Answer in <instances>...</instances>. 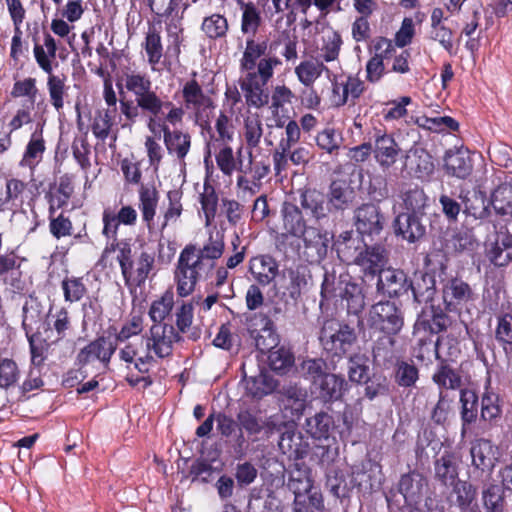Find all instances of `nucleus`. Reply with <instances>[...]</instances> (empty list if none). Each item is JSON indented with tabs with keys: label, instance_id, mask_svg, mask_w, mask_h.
<instances>
[{
	"label": "nucleus",
	"instance_id": "nucleus-1",
	"mask_svg": "<svg viewBox=\"0 0 512 512\" xmlns=\"http://www.w3.org/2000/svg\"><path fill=\"white\" fill-rule=\"evenodd\" d=\"M152 85L149 75L136 71L124 72L121 81L116 82L121 114L130 124H134L141 111L148 117V129L155 133L159 118L171 106V101L161 98Z\"/></svg>",
	"mask_w": 512,
	"mask_h": 512
},
{
	"label": "nucleus",
	"instance_id": "nucleus-2",
	"mask_svg": "<svg viewBox=\"0 0 512 512\" xmlns=\"http://www.w3.org/2000/svg\"><path fill=\"white\" fill-rule=\"evenodd\" d=\"M267 49V40L246 39L239 66L247 72L240 80V88L248 107L260 109L268 105L270 97L265 86L273 78L274 69L282 65L280 58L267 54Z\"/></svg>",
	"mask_w": 512,
	"mask_h": 512
},
{
	"label": "nucleus",
	"instance_id": "nucleus-3",
	"mask_svg": "<svg viewBox=\"0 0 512 512\" xmlns=\"http://www.w3.org/2000/svg\"><path fill=\"white\" fill-rule=\"evenodd\" d=\"M212 271V265L207 264L197 253L196 244H187L180 252L174 269L176 293L185 298L191 295L198 282Z\"/></svg>",
	"mask_w": 512,
	"mask_h": 512
},
{
	"label": "nucleus",
	"instance_id": "nucleus-4",
	"mask_svg": "<svg viewBox=\"0 0 512 512\" xmlns=\"http://www.w3.org/2000/svg\"><path fill=\"white\" fill-rule=\"evenodd\" d=\"M319 343L323 354L332 363L346 358L357 342L354 327L338 319H326L319 332Z\"/></svg>",
	"mask_w": 512,
	"mask_h": 512
},
{
	"label": "nucleus",
	"instance_id": "nucleus-5",
	"mask_svg": "<svg viewBox=\"0 0 512 512\" xmlns=\"http://www.w3.org/2000/svg\"><path fill=\"white\" fill-rule=\"evenodd\" d=\"M167 110L166 114L160 116L157 129L163 133V142L168 154L184 163L191 149L192 137L188 132L169 127V125L175 126L183 122L184 108L176 107L171 102V106Z\"/></svg>",
	"mask_w": 512,
	"mask_h": 512
},
{
	"label": "nucleus",
	"instance_id": "nucleus-6",
	"mask_svg": "<svg viewBox=\"0 0 512 512\" xmlns=\"http://www.w3.org/2000/svg\"><path fill=\"white\" fill-rule=\"evenodd\" d=\"M124 283L127 287H141L155 267V254L148 250L139 253L132 245H124L117 257Z\"/></svg>",
	"mask_w": 512,
	"mask_h": 512
},
{
	"label": "nucleus",
	"instance_id": "nucleus-7",
	"mask_svg": "<svg viewBox=\"0 0 512 512\" xmlns=\"http://www.w3.org/2000/svg\"><path fill=\"white\" fill-rule=\"evenodd\" d=\"M404 326V311L395 301H379L373 304L367 316V327L371 338L396 336Z\"/></svg>",
	"mask_w": 512,
	"mask_h": 512
},
{
	"label": "nucleus",
	"instance_id": "nucleus-8",
	"mask_svg": "<svg viewBox=\"0 0 512 512\" xmlns=\"http://www.w3.org/2000/svg\"><path fill=\"white\" fill-rule=\"evenodd\" d=\"M440 293L442 304L452 314L462 317L463 313L470 314V307L474 306L477 294L472 286L459 276H450L440 280Z\"/></svg>",
	"mask_w": 512,
	"mask_h": 512
},
{
	"label": "nucleus",
	"instance_id": "nucleus-9",
	"mask_svg": "<svg viewBox=\"0 0 512 512\" xmlns=\"http://www.w3.org/2000/svg\"><path fill=\"white\" fill-rule=\"evenodd\" d=\"M420 352L416 358L423 361L425 353H433L435 358L439 360L437 368L432 375V381L436 384L440 391L458 390L462 386V377L459 370L453 368L446 359L440 357L439 346L440 337L435 341L431 338H421L418 342Z\"/></svg>",
	"mask_w": 512,
	"mask_h": 512
},
{
	"label": "nucleus",
	"instance_id": "nucleus-10",
	"mask_svg": "<svg viewBox=\"0 0 512 512\" xmlns=\"http://www.w3.org/2000/svg\"><path fill=\"white\" fill-rule=\"evenodd\" d=\"M331 102L334 107L355 106L366 90L365 82L358 75L349 74L335 77L332 82Z\"/></svg>",
	"mask_w": 512,
	"mask_h": 512
},
{
	"label": "nucleus",
	"instance_id": "nucleus-11",
	"mask_svg": "<svg viewBox=\"0 0 512 512\" xmlns=\"http://www.w3.org/2000/svg\"><path fill=\"white\" fill-rule=\"evenodd\" d=\"M116 350V342H113L110 337L98 336L79 350L76 364L79 367H85L98 361L103 368L108 369Z\"/></svg>",
	"mask_w": 512,
	"mask_h": 512
},
{
	"label": "nucleus",
	"instance_id": "nucleus-12",
	"mask_svg": "<svg viewBox=\"0 0 512 512\" xmlns=\"http://www.w3.org/2000/svg\"><path fill=\"white\" fill-rule=\"evenodd\" d=\"M334 214L343 213L352 209L357 202V190L349 175L334 178L326 194Z\"/></svg>",
	"mask_w": 512,
	"mask_h": 512
},
{
	"label": "nucleus",
	"instance_id": "nucleus-13",
	"mask_svg": "<svg viewBox=\"0 0 512 512\" xmlns=\"http://www.w3.org/2000/svg\"><path fill=\"white\" fill-rule=\"evenodd\" d=\"M146 348L160 359L170 356L173 352V343L181 339L174 326L168 324H153L149 335L144 337Z\"/></svg>",
	"mask_w": 512,
	"mask_h": 512
},
{
	"label": "nucleus",
	"instance_id": "nucleus-14",
	"mask_svg": "<svg viewBox=\"0 0 512 512\" xmlns=\"http://www.w3.org/2000/svg\"><path fill=\"white\" fill-rule=\"evenodd\" d=\"M449 314H452L451 311L446 310L443 304H430L418 316L415 329L430 335H438L445 332L453 322Z\"/></svg>",
	"mask_w": 512,
	"mask_h": 512
},
{
	"label": "nucleus",
	"instance_id": "nucleus-15",
	"mask_svg": "<svg viewBox=\"0 0 512 512\" xmlns=\"http://www.w3.org/2000/svg\"><path fill=\"white\" fill-rule=\"evenodd\" d=\"M303 240V255L309 263H320L328 253L331 237L328 231L309 226L299 237Z\"/></svg>",
	"mask_w": 512,
	"mask_h": 512
},
{
	"label": "nucleus",
	"instance_id": "nucleus-16",
	"mask_svg": "<svg viewBox=\"0 0 512 512\" xmlns=\"http://www.w3.org/2000/svg\"><path fill=\"white\" fill-rule=\"evenodd\" d=\"M354 264L359 266L364 276L374 278L378 276L388 263V251L381 244L366 245L353 258Z\"/></svg>",
	"mask_w": 512,
	"mask_h": 512
},
{
	"label": "nucleus",
	"instance_id": "nucleus-17",
	"mask_svg": "<svg viewBox=\"0 0 512 512\" xmlns=\"http://www.w3.org/2000/svg\"><path fill=\"white\" fill-rule=\"evenodd\" d=\"M373 155L375 161L383 169L391 168L398 160L401 148L391 134L385 130L374 128Z\"/></svg>",
	"mask_w": 512,
	"mask_h": 512
},
{
	"label": "nucleus",
	"instance_id": "nucleus-18",
	"mask_svg": "<svg viewBox=\"0 0 512 512\" xmlns=\"http://www.w3.org/2000/svg\"><path fill=\"white\" fill-rule=\"evenodd\" d=\"M191 6L189 0H161L150 5L152 13L164 19L166 30L170 34L172 29L182 30L181 24L186 10Z\"/></svg>",
	"mask_w": 512,
	"mask_h": 512
},
{
	"label": "nucleus",
	"instance_id": "nucleus-19",
	"mask_svg": "<svg viewBox=\"0 0 512 512\" xmlns=\"http://www.w3.org/2000/svg\"><path fill=\"white\" fill-rule=\"evenodd\" d=\"M355 226L361 235H378L384 227V216L373 203H365L354 212Z\"/></svg>",
	"mask_w": 512,
	"mask_h": 512
},
{
	"label": "nucleus",
	"instance_id": "nucleus-20",
	"mask_svg": "<svg viewBox=\"0 0 512 512\" xmlns=\"http://www.w3.org/2000/svg\"><path fill=\"white\" fill-rule=\"evenodd\" d=\"M202 131L206 130L208 137L206 139V147L231 144L234 140L235 127L232 118L221 110L215 119L214 126L208 122L201 125Z\"/></svg>",
	"mask_w": 512,
	"mask_h": 512
},
{
	"label": "nucleus",
	"instance_id": "nucleus-21",
	"mask_svg": "<svg viewBox=\"0 0 512 512\" xmlns=\"http://www.w3.org/2000/svg\"><path fill=\"white\" fill-rule=\"evenodd\" d=\"M138 219L136 209L131 205L122 206L118 212L111 207H106L102 213V235L114 237L118 233L120 225L135 226Z\"/></svg>",
	"mask_w": 512,
	"mask_h": 512
},
{
	"label": "nucleus",
	"instance_id": "nucleus-22",
	"mask_svg": "<svg viewBox=\"0 0 512 512\" xmlns=\"http://www.w3.org/2000/svg\"><path fill=\"white\" fill-rule=\"evenodd\" d=\"M300 136L299 124L295 120H289L285 127V137L280 139L278 147L272 155L274 170L277 175L287 169L290 161V149L299 141Z\"/></svg>",
	"mask_w": 512,
	"mask_h": 512
},
{
	"label": "nucleus",
	"instance_id": "nucleus-23",
	"mask_svg": "<svg viewBox=\"0 0 512 512\" xmlns=\"http://www.w3.org/2000/svg\"><path fill=\"white\" fill-rule=\"evenodd\" d=\"M486 257L495 267H505L512 261V234L507 227L502 226L496 231Z\"/></svg>",
	"mask_w": 512,
	"mask_h": 512
},
{
	"label": "nucleus",
	"instance_id": "nucleus-24",
	"mask_svg": "<svg viewBox=\"0 0 512 512\" xmlns=\"http://www.w3.org/2000/svg\"><path fill=\"white\" fill-rule=\"evenodd\" d=\"M408 277L403 270L384 269L377 279V291L389 297H398L408 292Z\"/></svg>",
	"mask_w": 512,
	"mask_h": 512
},
{
	"label": "nucleus",
	"instance_id": "nucleus-25",
	"mask_svg": "<svg viewBox=\"0 0 512 512\" xmlns=\"http://www.w3.org/2000/svg\"><path fill=\"white\" fill-rule=\"evenodd\" d=\"M192 78L187 80L180 90L183 105L184 113L186 111L192 110L198 113L202 107H208L212 104V100L209 96H207L196 79L197 72H192Z\"/></svg>",
	"mask_w": 512,
	"mask_h": 512
},
{
	"label": "nucleus",
	"instance_id": "nucleus-26",
	"mask_svg": "<svg viewBox=\"0 0 512 512\" xmlns=\"http://www.w3.org/2000/svg\"><path fill=\"white\" fill-rule=\"evenodd\" d=\"M248 512H281L280 492L268 487L252 489L248 502Z\"/></svg>",
	"mask_w": 512,
	"mask_h": 512
},
{
	"label": "nucleus",
	"instance_id": "nucleus-27",
	"mask_svg": "<svg viewBox=\"0 0 512 512\" xmlns=\"http://www.w3.org/2000/svg\"><path fill=\"white\" fill-rule=\"evenodd\" d=\"M301 207L310 213L316 222L326 219L329 214H334L327 195L313 188L305 189L300 195Z\"/></svg>",
	"mask_w": 512,
	"mask_h": 512
},
{
	"label": "nucleus",
	"instance_id": "nucleus-28",
	"mask_svg": "<svg viewBox=\"0 0 512 512\" xmlns=\"http://www.w3.org/2000/svg\"><path fill=\"white\" fill-rule=\"evenodd\" d=\"M400 198L403 208L406 210L405 213L419 216L426 215V208L430 205V199L420 185L404 184L400 190Z\"/></svg>",
	"mask_w": 512,
	"mask_h": 512
},
{
	"label": "nucleus",
	"instance_id": "nucleus-29",
	"mask_svg": "<svg viewBox=\"0 0 512 512\" xmlns=\"http://www.w3.org/2000/svg\"><path fill=\"white\" fill-rule=\"evenodd\" d=\"M249 272L259 285L267 286L277 277L279 266L271 255L262 254L250 259Z\"/></svg>",
	"mask_w": 512,
	"mask_h": 512
},
{
	"label": "nucleus",
	"instance_id": "nucleus-30",
	"mask_svg": "<svg viewBox=\"0 0 512 512\" xmlns=\"http://www.w3.org/2000/svg\"><path fill=\"white\" fill-rule=\"evenodd\" d=\"M421 217L415 214L400 213L393 224L395 234L409 243L417 242L426 234V227L421 223Z\"/></svg>",
	"mask_w": 512,
	"mask_h": 512
},
{
	"label": "nucleus",
	"instance_id": "nucleus-31",
	"mask_svg": "<svg viewBox=\"0 0 512 512\" xmlns=\"http://www.w3.org/2000/svg\"><path fill=\"white\" fill-rule=\"evenodd\" d=\"M373 361L384 369H391L402 357L396 350L395 336H376L372 348Z\"/></svg>",
	"mask_w": 512,
	"mask_h": 512
},
{
	"label": "nucleus",
	"instance_id": "nucleus-32",
	"mask_svg": "<svg viewBox=\"0 0 512 512\" xmlns=\"http://www.w3.org/2000/svg\"><path fill=\"white\" fill-rule=\"evenodd\" d=\"M281 216L283 229L285 230V233L281 235L282 238L286 239L289 235L299 238L309 227L302 210L293 203L284 202Z\"/></svg>",
	"mask_w": 512,
	"mask_h": 512
},
{
	"label": "nucleus",
	"instance_id": "nucleus-33",
	"mask_svg": "<svg viewBox=\"0 0 512 512\" xmlns=\"http://www.w3.org/2000/svg\"><path fill=\"white\" fill-rule=\"evenodd\" d=\"M404 169L416 178H426L434 171L431 155L422 148L410 149L405 158Z\"/></svg>",
	"mask_w": 512,
	"mask_h": 512
},
{
	"label": "nucleus",
	"instance_id": "nucleus-34",
	"mask_svg": "<svg viewBox=\"0 0 512 512\" xmlns=\"http://www.w3.org/2000/svg\"><path fill=\"white\" fill-rule=\"evenodd\" d=\"M394 383L403 389H412L420 378V370L410 358L401 357L391 368Z\"/></svg>",
	"mask_w": 512,
	"mask_h": 512
},
{
	"label": "nucleus",
	"instance_id": "nucleus-35",
	"mask_svg": "<svg viewBox=\"0 0 512 512\" xmlns=\"http://www.w3.org/2000/svg\"><path fill=\"white\" fill-rule=\"evenodd\" d=\"M412 291L413 299L418 304L433 301L436 293V281L433 275L426 272L415 273L408 281V291Z\"/></svg>",
	"mask_w": 512,
	"mask_h": 512
},
{
	"label": "nucleus",
	"instance_id": "nucleus-36",
	"mask_svg": "<svg viewBox=\"0 0 512 512\" xmlns=\"http://www.w3.org/2000/svg\"><path fill=\"white\" fill-rule=\"evenodd\" d=\"M47 329L56 333L54 342H59L70 337L74 332V326L70 312L66 307L49 310L46 317Z\"/></svg>",
	"mask_w": 512,
	"mask_h": 512
},
{
	"label": "nucleus",
	"instance_id": "nucleus-37",
	"mask_svg": "<svg viewBox=\"0 0 512 512\" xmlns=\"http://www.w3.org/2000/svg\"><path fill=\"white\" fill-rule=\"evenodd\" d=\"M284 416L290 413L291 416H302L304 412L311 414L315 399L308 401L307 391L297 387H290L282 400Z\"/></svg>",
	"mask_w": 512,
	"mask_h": 512
},
{
	"label": "nucleus",
	"instance_id": "nucleus-38",
	"mask_svg": "<svg viewBox=\"0 0 512 512\" xmlns=\"http://www.w3.org/2000/svg\"><path fill=\"white\" fill-rule=\"evenodd\" d=\"M444 167L447 174L465 179L473 171L472 159L468 150L457 149L456 151H448L444 158Z\"/></svg>",
	"mask_w": 512,
	"mask_h": 512
},
{
	"label": "nucleus",
	"instance_id": "nucleus-39",
	"mask_svg": "<svg viewBox=\"0 0 512 512\" xmlns=\"http://www.w3.org/2000/svg\"><path fill=\"white\" fill-rule=\"evenodd\" d=\"M472 465L481 472L491 473L495 466V448L489 440L478 439L470 449Z\"/></svg>",
	"mask_w": 512,
	"mask_h": 512
},
{
	"label": "nucleus",
	"instance_id": "nucleus-40",
	"mask_svg": "<svg viewBox=\"0 0 512 512\" xmlns=\"http://www.w3.org/2000/svg\"><path fill=\"white\" fill-rule=\"evenodd\" d=\"M57 50L58 46L56 40L48 32L44 33L43 44L35 42L33 47L34 58L37 65L43 72L53 71L54 66H58V62H55L54 64Z\"/></svg>",
	"mask_w": 512,
	"mask_h": 512
},
{
	"label": "nucleus",
	"instance_id": "nucleus-41",
	"mask_svg": "<svg viewBox=\"0 0 512 512\" xmlns=\"http://www.w3.org/2000/svg\"><path fill=\"white\" fill-rule=\"evenodd\" d=\"M345 384L343 377L328 373L317 386H313L314 391L318 393L317 398H315L316 404L338 400L342 396Z\"/></svg>",
	"mask_w": 512,
	"mask_h": 512
},
{
	"label": "nucleus",
	"instance_id": "nucleus-42",
	"mask_svg": "<svg viewBox=\"0 0 512 512\" xmlns=\"http://www.w3.org/2000/svg\"><path fill=\"white\" fill-rule=\"evenodd\" d=\"M138 194L139 209L141 211L142 221L150 230L154 226V218L159 202V192L154 186L141 184L138 190Z\"/></svg>",
	"mask_w": 512,
	"mask_h": 512
},
{
	"label": "nucleus",
	"instance_id": "nucleus-43",
	"mask_svg": "<svg viewBox=\"0 0 512 512\" xmlns=\"http://www.w3.org/2000/svg\"><path fill=\"white\" fill-rule=\"evenodd\" d=\"M45 151L46 142L43 137V129L40 128L31 134L19 165L21 167H28L33 171L41 162Z\"/></svg>",
	"mask_w": 512,
	"mask_h": 512
},
{
	"label": "nucleus",
	"instance_id": "nucleus-44",
	"mask_svg": "<svg viewBox=\"0 0 512 512\" xmlns=\"http://www.w3.org/2000/svg\"><path fill=\"white\" fill-rule=\"evenodd\" d=\"M435 479L445 487H450L458 480V465L453 453L445 451L434 462Z\"/></svg>",
	"mask_w": 512,
	"mask_h": 512
},
{
	"label": "nucleus",
	"instance_id": "nucleus-45",
	"mask_svg": "<svg viewBox=\"0 0 512 512\" xmlns=\"http://www.w3.org/2000/svg\"><path fill=\"white\" fill-rule=\"evenodd\" d=\"M427 485L426 478L417 471L402 475L399 481V492L409 503H416Z\"/></svg>",
	"mask_w": 512,
	"mask_h": 512
},
{
	"label": "nucleus",
	"instance_id": "nucleus-46",
	"mask_svg": "<svg viewBox=\"0 0 512 512\" xmlns=\"http://www.w3.org/2000/svg\"><path fill=\"white\" fill-rule=\"evenodd\" d=\"M144 330V315L142 312H134L132 311L128 318L123 322L119 331L113 326L109 327V332H114L113 342H116V347L118 343H125L130 338L134 336H139L142 334Z\"/></svg>",
	"mask_w": 512,
	"mask_h": 512
},
{
	"label": "nucleus",
	"instance_id": "nucleus-47",
	"mask_svg": "<svg viewBox=\"0 0 512 512\" xmlns=\"http://www.w3.org/2000/svg\"><path fill=\"white\" fill-rule=\"evenodd\" d=\"M246 394L255 399H261L274 392L278 382L266 372L261 371L256 376L245 377Z\"/></svg>",
	"mask_w": 512,
	"mask_h": 512
},
{
	"label": "nucleus",
	"instance_id": "nucleus-48",
	"mask_svg": "<svg viewBox=\"0 0 512 512\" xmlns=\"http://www.w3.org/2000/svg\"><path fill=\"white\" fill-rule=\"evenodd\" d=\"M22 328L25 335L34 333V329L41 323L44 317V307L37 297L29 296L22 308Z\"/></svg>",
	"mask_w": 512,
	"mask_h": 512
},
{
	"label": "nucleus",
	"instance_id": "nucleus-49",
	"mask_svg": "<svg viewBox=\"0 0 512 512\" xmlns=\"http://www.w3.org/2000/svg\"><path fill=\"white\" fill-rule=\"evenodd\" d=\"M45 73L47 74V90L50 103L57 112H61L64 107L65 96H67V77L64 74L56 75L53 71Z\"/></svg>",
	"mask_w": 512,
	"mask_h": 512
},
{
	"label": "nucleus",
	"instance_id": "nucleus-50",
	"mask_svg": "<svg viewBox=\"0 0 512 512\" xmlns=\"http://www.w3.org/2000/svg\"><path fill=\"white\" fill-rule=\"evenodd\" d=\"M494 337L505 354L512 357V313L504 312L496 316Z\"/></svg>",
	"mask_w": 512,
	"mask_h": 512
},
{
	"label": "nucleus",
	"instance_id": "nucleus-51",
	"mask_svg": "<svg viewBox=\"0 0 512 512\" xmlns=\"http://www.w3.org/2000/svg\"><path fill=\"white\" fill-rule=\"evenodd\" d=\"M483 507L487 512H505L506 500L504 487L489 483L481 492Z\"/></svg>",
	"mask_w": 512,
	"mask_h": 512
},
{
	"label": "nucleus",
	"instance_id": "nucleus-52",
	"mask_svg": "<svg viewBox=\"0 0 512 512\" xmlns=\"http://www.w3.org/2000/svg\"><path fill=\"white\" fill-rule=\"evenodd\" d=\"M209 155L214 153L219 170L226 176H231L237 168L238 156L235 157L230 144L206 147Z\"/></svg>",
	"mask_w": 512,
	"mask_h": 512
},
{
	"label": "nucleus",
	"instance_id": "nucleus-53",
	"mask_svg": "<svg viewBox=\"0 0 512 512\" xmlns=\"http://www.w3.org/2000/svg\"><path fill=\"white\" fill-rule=\"evenodd\" d=\"M463 212L475 219H480L487 214V201L485 195L480 191H467L464 195L461 193Z\"/></svg>",
	"mask_w": 512,
	"mask_h": 512
},
{
	"label": "nucleus",
	"instance_id": "nucleus-54",
	"mask_svg": "<svg viewBox=\"0 0 512 512\" xmlns=\"http://www.w3.org/2000/svg\"><path fill=\"white\" fill-rule=\"evenodd\" d=\"M174 293L171 289L166 290L160 298L154 300L149 308L148 315L153 324L162 322L170 315L174 307Z\"/></svg>",
	"mask_w": 512,
	"mask_h": 512
},
{
	"label": "nucleus",
	"instance_id": "nucleus-55",
	"mask_svg": "<svg viewBox=\"0 0 512 512\" xmlns=\"http://www.w3.org/2000/svg\"><path fill=\"white\" fill-rule=\"evenodd\" d=\"M268 352V365L270 369L277 374H287L293 367L295 357L294 354L285 347H279L274 350H266Z\"/></svg>",
	"mask_w": 512,
	"mask_h": 512
},
{
	"label": "nucleus",
	"instance_id": "nucleus-56",
	"mask_svg": "<svg viewBox=\"0 0 512 512\" xmlns=\"http://www.w3.org/2000/svg\"><path fill=\"white\" fill-rule=\"evenodd\" d=\"M329 367L323 358H309L304 360L300 365V371L303 377L309 380L313 386L318 383L328 374Z\"/></svg>",
	"mask_w": 512,
	"mask_h": 512
},
{
	"label": "nucleus",
	"instance_id": "nucleus-57",
	"mask_svg": "<svg viewBox=\"0 0 512 512\" xmlns=\"http://www.w3.org/2000/svg\"><path fill=\"white\" fill-rule=\"evenodd\" d=\"M64 301L76 303L81 301L88 292L84 277L66 276L61 282Z\"/></svg>",
	"mask_w": 512,
	"mask_h": 512
},
{
	"label": "nucleus",
	"instance_id": "nucleus-58",
	"mask_svg": "<svg viewBox=\"0 0 512 512\" xmlns=\"http://www.w3.org/2000/svg\"><path fill=\"white\" fill-rule=\"evenodd\" d=\"M218 201L219 198L215 187L209 180H205L203 184V192L200 193L199 196V202L207 225H209L216 217Z\"/></svg>",
	"mask_w": 512,
	"mask_h": 512
},
{
	"label": "nucleus",
	"instance_id": "nucleus-59",
	"mask_svg": "<svg viewBox=\"0 0 512 512\" xmlns=\"http://www.w3.org/2000/svg\"><path fill=\"white\" fill-rule=\"evenodd\" d=\"M328 70L323 62L317 60H305L295 68V74L298 80L306 87L313 83L322 75L323 71Z\"/></svg>",
	"mask_w": 512,
	"mask_h": 512
},
{
	"label": "nucleus",
	"instance_id": "nucleus-60",
	"mask_svg": "<svg viewBox=\"0 0 512 512\" xmlns=\"http://www.w3.org/2000/svg\"><path fill=\"white\" fill-rule=\"evenodd\" d=\"M490 202L497 214L512 216V185H499L492 192Z\"/></svg>",
	"mask_w": 512,
	"mask_h": 512
},
{
	"label": "nucleus",
	"instance_id": "nucleus-61",
	"mask_svg": "<svg viewBox=\"0 0 512 512\" xmlns=\"http://www.w3.org/2000/svg\"><path fill=\"white\" fill-rule=\"evenodd\" d=\"M201 29L208 38L216 40L227 35L229 24L225 16L214 13L204 18Z\"/></svg>",
	"mask_w": 512,
	"mask_h": 512
},
{
	"label": "nucleus",
	"instance_id": "nucleus-62",
	"mask_svg": "<svg viewBox=\"0 0 512 512\" xmlns=\"http://www.w3.org/2000/svg\"><path fill=\"white\" fill-rule=\"evenodd\" d=\"M49 231L56 239L70 237L73 235V224L68 216L63 212L54 216V206H49Z\"/></svg>",
	"mask_w": 512,
	"mask_h": 512
},
{
	"label": "nucleus",
	"instance_id": "nucleus-63",
	"mask_svg": "<svg viewBox=\"0 0 512 512\" xmlns=\"http://www.w3.org/2000/svg\"><path fill=\"white\" fill-rule=\"evenodd\" d=\"M143 47L148 57V63L152 66L157 65L163 56V46L160 32L155 27L149 28Z\"/></svg>",
	"mask_w": 512,
	"mask_h": 512
},
{
	"label": "nucleus",
	"instance_id": "nucleus-64",
	"mask_svg": "<svg viewBox=\"0 0 512 512\" xmlns=\"http://www.w3.org/2000/svg\"><path fill=\"white\" fill-rule=\"evenodd\" d=\"M244 139L248 151L258 147L263 136L262 121L257 114L247 116L244 120Z\"/></svg>",
	"mask_w": 512,
	"mask_h": 512
}]
</instances>
